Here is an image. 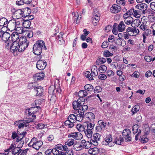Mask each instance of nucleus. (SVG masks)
Instances as JSON below:
<instances>
[{"mask_svg": "<svg viewBox=\"0 0 155 155\" xmlns=\"http://www.w3.org/2000/svg\"><path fill=\"white\" fill-rule=\"evenodd\" d=\"M47 48L45 43L42 40H38L34 44L33 49V53L36 55H39L42 50H46Z\"/></svg>", "mask_w": 155, "mask_h": 155, "instance_id": "obj_1", "label": "nucleus"}, {"mask_svg": "<svg viewBox=\"0 0 155 155\" xmlns=\"http://www.w3.org/2000/svg\"><path fill=\"white\" fill-rule=\"evenodd\" d=\"M43 143L41 140H38L35 137H33L28 144L29 147H32L36 150H38L43 145Z\"/></svg>", "mask_w": 155, "mask_h": 155, "instance_id": "obj_2", "label": "nucleus"}, {"mask_svg": "<svg viewBox=\"0 0 155 155\" xmlns=\"http://www.w3.org/2000/svg\"><path fill=\"white\" fill-rule=\"evenodd\" d=\"M6 48L8 49H10V51L12 52L18 51L19 42L14 41L12 43V41L9 42L5 45Z\"/></svg>", "mask_w": 155, "mask_h": 155, "instance_id": "obj_3", "label": "nucleus"}, {"mask_svg": "<svg viewBox=\"0 0 155 155\" xmlns=\"http://www.w3.org/2000/svg\"><path fill=\"white\" fill-rule=\"evenodd\" d=\"M29 11V12H30V9H28V8H25L24 10L23 9V10L21 9H19L15 11L14 13V15L16 17L17 19L20 18L22 17L25 18L27 15L24 14L25 12L26 11Z\"/></svg>", "mask_w": 155, "mask_h": 155, "instance_id": "obj_4", "label": "nucleus"}, {"mask_svg": "<svg viewBox=\"0 0 155 155\" xmlns=\"http://www.w3.org/2000/svg\"><path fill=\"white\" fill-rule=\"evenodd\" d=\"M104 140L102 142V144L104 145H108L110 147H112L114 145V143L112 141V137L111 134H106L104 136Z\"/></svg>", "mask_w": 155, "mask_h": 155, "instance_id": "obj_5", "label": "nucleus"}, {"mask_svg": "<svg viewBox=\"0 0 155 155\" xmlns=\"http://www.w3.org/2000/svg\"><path fill=\"white\" fill-rule=\"evenodd\" d=\"M21 39L23 40V41H20V43L19 42L18 49L19 52H22L24 51L27 48L29 43V41L27 40L26 37L21 38Z\"/></svg>", "mask_w": 155, "mask_h": 155, "instance_id": "obj_6", "label": "nucleus"}, {"mask_svg": "<svg viewBox=\"0 0 155 155\" xmlns=\"http://www.w3.org/2000/svg\"><path fill=\"white\" fill-rule=\"evenodd\" d=\"M40 109V107L39 106L34 107L26 109L25 111V113L26 115L36 116V115H34Z\"/></svg>", "mask_w": 155, "mask_h": 155, "instance_id": "obj_7", "label": "nucleus"}, {"mask_svg": "<svg viewBox=\"0 0 155 155\" xmlns=\"http://www.w3.org/2000/svg\"><path fill=\"white\" fill-rule=\"evenodd\" d=\"M100 138L101 135L100 134L97 133H95L93 135L90 141L94 145L97 146L98 144V141H100Z\"/></svg>", "mask_w": 155, "mask_h": 155, "instance_id": "obj_8", "label": "nucleus"}, {"mask_svg": "<svg viewBox=\"0 0 155 155\" xmlns=\"http://www.w3.org/2000/svg\"><path fill=\"white\" fill-rule=\"evenodd\" d=\"M131 132L128 129H125L124 130L122 133V136L126 142L130 141L131 140L132 138L131 137Z\"/></svg>", "mask_w": 155, "mask_h": 155, "instance_id": "obj_9", "label": "nucleus"}, {"mask_svg": "<svg viewBox=\"0 0 155 155\" xmlns=\"http://www.w3.org/2000/svg\"><path fill=\"white\" fill-rule=\"evenodd\" d=\"M84 101L81 100V99H78L77 101H74L72 103L73 108L74 110H78L83 106Z\"/></svg>", "mask_w": 155, "mask_h": 155, "instance_id": "obj_10", "label": "nucleus"}, {"mask_svg": "<svg viewBox=\"0 0 155 155\" xmlns=\"http://www.w3.org/2000/svg\"><path fill=\"white\" fill-rule=\"evenodd\" d=\"M69 138L72 137L77 140H80L83 137L82 135L79 132H73L69 133L68 135Z\"/></svg>", "mask_w": 155, "mask_h": 155, "instance_id": "obj_11", "label": "nucleus"}, {"mask_svg": "<svg viewBox=\"0 0 155 155\" xmlns=\"http://www.w3.org/2000/svg\"><path fill=\"white\" fill-rule=\"evenodd\" d=\"M47 65L46 61L42 60H39L37 62L36 67L39 70H44Z\"/></svg>", "mask_w": 155, "mask_h": 155, "instance_id": "obj_12", "label": "nucleus"}, {"mask_svg": "<svg viewBox=\"0 0 155 155\" xmlns=\"http://www.w3.org/2000/svg\"><path fill=\"white\" fill-rule=\"evenodd\" d=\"M10 34L7 32H2L1 38L2 40L4 41L5 43V44L11 41H9L10 38Z\"/></svg>", "mask_w": 155, "mask_h": 155, "instance_id": "obj_13", "label": "nucleus"}, {"mask_svg": "<svg viewBox=\"0 0 155 155\" xmlns=\"http://www.w3.org/2000/svg\"><path fill=\"white\" fill-rule=\"evenodd\" d=\"M92 117H91V118H90V117H87L88 119L89 120V121H87V129L92 130L94 126V119L95 118L94 117L93 118H92Z\"/></svg>", "mask_w": 155, "mask_h": 155, "instance_id": "obj_14", "label": "nucleus"}, {"mask_svg": "<svg viewBox=\"0 0 155 155\" xmlns=\"http://www.w3.org/2000/svg\"><path fill=\"white\" fill-rule=\"evenodd\" d=\"M31 85H32L31 87L32 88H34L35 91L37 92L36 94L37 96L41 95L43 91L42 87H36L33 85L32 84H31Z\"/></svg>", "mask_w": 155, "mask_h": 155, "instance_id": "obj_15", "label": "nucleus"}, {"mask_svg": "<svg viewBox=\"0 0 155 155\" xmlns=\"http://www.w3.org/2000/svg\"><path fill=\"white\" fill-rule=\"evenodd\" d=\"M121 9V7L117 5H113L110 8V10L113 13H117L120 12Z\"/></svg>", "mask_w": 155, "mask_h": 155, "instance_id": "obj_16", "label": "nucleus"}, {"mask_svg": "<svg viewBox=\"0 0 155 155\" xmlns=\"http://www.w3.org/2000/svg\"><path fill=\"white\" fill-rule=\"evenodd\" d=\"M14 19L10 20L8 23L6 27L11 31H12L15 29L16 28L14 22Z\"/></svg>", "mask_w": 155, "mask_h": 155, "instance_id": "obj_17", "label": "nucleus"}, {"mask_svg": "<svg viewBox=\"0 0 155 155\" xmlns=\"http://www.w3.org/2000/svg\"><path fill=\"white\" fill-rule=\"evenodd\" d=\"M124 141V139L122 136L121 135H119L114 140L113 143L114 144L115 143L117 144L121 145V143Z\"/></svg>", "mask_w": 155, "mask_h": 155, "instance_id": "obj_18", "label": "nucleus"}, {"mask_svg": "<svg viewBox=\"0 0 155 155\" xmlns=\"http://www.w3.org/2000/svg\"><path fill=\"white\" fill-rule=\"evenodd\" d=\"M44 76V73L41 72L36 74L34 76V77L35 80H36L37 81H40L43 79Z\"/></svg>", "mask_w": 155, "mask_h": 155, "instance_id": "obj_19", "label": "nucleus"}, {"mask_svg": "<svg viewBox=\"0 0 155 155\" xmlns=\"http://www.w3.org/2000/svg\"><path fill=\"white\" fill-rule=\"evenodd\" d=\"M87 92L85 90H81L78 93V96L79 97L78 99H81V100L84 101V97L87 95Z\"/></svg>", "mask_w": 155, "mask_h": 155, "instance_id": "obj_20", "label": "nucleus"}, {"mask_svg": "<svg viewBox=\"0 0 155 155\" xmlns=\"http://www.w3.org/2000/svg\"><path fill=\"white\" fill-rule=\"evenodd\" d=\"M11 38L12 41L14 42V41H21V38H20L19 40V36L18 34L15 32H13L11 35Z\"/></svg>", "mask_w": 155, "mask_h": 155, "instance_id": "obj_21", "label": "nucleus"}, {"mask_svg": "<svg viewBox=\"0 0 155 155\" xmlns=\"http://www.w3.org/2000/svg\"><path fill=\"white\" fill-rule=\"evenodd\" d=\"M81 144L83 145L84 148L85 149L89 148L92 144L91 141H86L85 140H81Z\"/></svg>", "mask_w": 155, "mask_h": 155, "instance_id": "obj_22", "label": "nucleus"}, {"mask_svg": "<svg viewBox=\"0 0 155 155\" xmlns=\"http://www.w3.org/2000/svg\"><path fill=\"white\" fill-rule=\"evenodd\" d=\"M135 7L137 8L144 11V10H146L147 9V5L145 3H143L137 5Z\"/></svg>", "mask_w": 155, "mask_h": 155, "instance_id": "obj_23", "label": "nucleus"}, {"mask_svg": "<svg viewBox=\"0 0 155 155\" xmlns=\"http://www.w3.org/2000/svg\"><path fill=\"white\" fill-rule=\"evenodd\" d=\"M115 44L118 45L122 46L124 47L126 45L125 41L123 40L122 38H118L115 42Z\"/></svg>", "mask_w": 155, "mask_h": 155, "instance_id": "obj_24", "label": "nucleus"}, {"mask_svg": "<svg viewBox=\"0 0 155 155\" xmlns=\"http://www.w3.org/2000/svg\"><path fill=\"white\" fill-rule=\"evenodd\" d=\"M72 15H74L73 19L74 20L77 24L79 23L80 22V19L81 18V17H79L78 16V13L77 12H73Z\"/></svg>", "mask_w": 155, "mask_h": 155, "instance_id": "obj_25", "label": "nucleus"}, {"mask_svg": "<svg viewBox=\"0 0 155 155\" xmlns=\"http://www.w3.org/2000/svg\"><path fill=\"white\" fill-rule=\"evenodd\" d=\"M125 27V25L124 22L121 21L118 25L117 30L119 32H122L124 30Z\"/></svg>", "mask_w": 155, "mask_h": 155, "instance_id": "obj_26", "label": "nucleus"}, {"mask_svg": "<svg viewBox=\"0 0 155 155\" xmlns=\"http://www.w3.org/2000/svg\"><path fill=\"white\" fill-rule=\"evenodd\" d=\"M91 72L92 76H96L98 75L97 68L96 66L93 65L92 66Z\"/></svg>", "mask_w": 155, "mask_h": 155, "instance_id": "obj_27", "label": "nucleus"}, {"mask_svg": "<svg viewBox=\"0 0 155 155\" xmlns=\"http://www.w3.org/2000/svg\"><path fill=\"white\" fill-rule=\"evenodd\" d=\"M84 133L85 135L88 138H91L93 135V132L91 130L86 129L84 130Z\"/></svg>", "mask_w": 155, "mask_h": 155, "instance_id": "obj_28", "label": "nucleus"}, {"mask_svg": "<svg viewBox=\"0 0 155 155\" xmlns=\"http://www.w3.org/2000/svg\"><path fill=\"white\" fill-rule=\"evenodd\" d=\"M8 23V20L5 18L0 19V26L6 27Z\"/></svg>", "mask_w": 155, "mask_h": 155, "instance_id": "obj_29", "label": "nucleus"}, {"mask_svg": "<svg viewBox=\"0 0 155 155\" xmlns=\"http://www.w3.org/2000/svg\"><path fill=\"white\" fill-rule=\"evenodd\" d=\"M106 61V60L105 58H100L96 61V63L97 65H99L105 63Z\"/></svg>", "mask_w": 155, "mask_h": 155, "instance_id": "obj_30", "label": "nucleus"}, {"mask_svg": "<svg viewBox=\"0 0 155 155\" xmlns=\"http://www.w3.org/2000/svg\"><path fill=\"white\" fill-rule=\"evenodd\" d=\"M31 22L29 20H25L22 23V25L26 28H28L30 26Z\"/></svg>", "mask_w": 155, "mask_h": 155, "instance_id": "obj_31", "label": "nucleus"}, {"mask_svg": "<svg viewBox=\"0 0 155 155\" xmlns=\"http://www.w3.org/2000/svg\"><path fill=\"white\" fill-rule=\"evenodd\" d=\"M23 144V143H22V144H21V145L19 147H15V148H14L13 150H12V153L13 154L15 155L18 153H19V151L21 150L20 148L22 146Z\"/></svg>", "mask_w": 155, "mask_h": 155, "instance_id": "obj_32", "label": "nucleus"}, {"mask_svg": "<svg viewBox=\"0 0 155 155\" xmlns=\"http://www.w3.org/2000/svg\"><path fill=\"white\" fill-rule=\"evenodd\" d=\"M124 21L126 24L129 25L131 24L132 25L133 22V18L131 16L128 17L124 19Z\"/></svg>", "mask_w": 155, "mask_h": 155, "instance_id": "obj_33", "label": "nucleus"}, {"mask_svg": "<svg viewBox=\"0 0 155 155\" xmlns=\"http://www.w3.org/2000/svg\"><path fill=\"white\" fill-rule=\"evenodd\" d=\"M140 108V106L139 105H135L133 107L131 110L132 114V115H133L134 114L136 113L137 111H138L139 110Z\"/></svg>", "mask_w": 155, "mask_h": 155, "instance_id": "obj_34", "label": "nucleus"}, {"mask_svg": "<svg viewBox=\"0 0 155 155\" xmlns=\"http://www.w3.org/2000/svg\"><path fill=\"white\" fill-rule=\"evenodd\" d=\"M141 22L139 19H137L134 20H133V22L132 25L133 27H135V26H138L140 25Z\"/></svg>", "mask_w": 155, "mask_h": 155, "instance_id": "obj_35", "label": "nucleus"}, {"mask_svg": "<svg viewBox=\"0 0 155 155\" xmlns=\"http://www.w3.org/2000/svg\"><path fill=\"white\" fill-rule=\"evenodd\" d=\"M74 140L73 139H69L65 143V145H67L68 146L70 147L74 144Z\"/></svg>", "mask_w": 155, "mask_h": 155, "instance_id": "obj_36", "label": "nucleus"}, {"mask_svg": "<svg viewBox=\"0 0 155 155\" xmlns=\"http://www.w3.org/2000/svg\"><path fill=\"white\" fill-rule=\"evenodd\" d=\"M139 127V126L137 124H135L132 127V131L133 134H135L138 133L139 130H138Z\"/></svg>", "mask_w": 155, "mask_h": 155, "instance_id": "obj_37", "label": "nucleus"}, {"mask_svg": "<svg viewBox=\"0 0 155 155\" xmlns=\"http://www.w3.org/2000/svg\"><path fill=\"white\" fill-rule=\"evenodd\" d=\"M84 89L88 91H92L94 89L93 86L91 84H87L84 87Z\"/></svg>", "mask_w": 155, "mask_h": 155, "instance_id": "obj_38", "label": "nucleus"}, {"mask_svg": "<svg viewBox=\"0 0 155 155\" xmlns=\"http://www.w3.org/2000/svg\"><path fill=\"white\" fill-rule=\"evenodd\" d=\"M107 67L104 65H102L100 66L99 68V71L101 73H104L107 70Z\"/></svg>", "mask_w": 155, "mask_h": 155, "instance_id": "obj_39", "label": "nucleus"}, {"mask_svg": "<svg viewBox=\"0 0 155 155\" xmlns=\"http://www.w3.org/2000/svg\"><path fill=\"white\" fill-rule=\"evenodd\" d=\"M15 30L16 31L15 32L18 34H21L24 32L23 28L21 27H17L15 28Z\"/></svg>", "mask_w": 155, "mask_h": 155, "instance_id": "obj_40", "label": "nucleus"}, {"mask_svg": "<svg viewBox=\"0 0 155 155\" xmlns=\"http://www.w3.org/2000/svg\"><path fill=\"white\" fill-rule=\"evenodd\" d=\"M77 129L79 132L84 131L85 130V128L84 125L81 124H78L76 126Z\"/></svg>", "mask_w": 155, "mask_h": 155, "instance_id": "obj_41", "label": "nucleus"}, {"mask_svg": "<svg viewBox=\"0 0 155 155\" xmlns=\"http://www.w3.org/2000/svg\"><path fill=\"white\" fill-rule=\"evenodd\" d=\"M57 40H58V43L60 45H61L64 43L65 41L62 39V37L61 36H58L56 38Z\"/></svg>", "mask_w": 155, "mask_h": 155, "instance_id": "obj_42", "label": "nucleus"}, {"mask_svg": "<svg viewBox=\"0 0 155 155\" xmlns=\"http://www.w3.org/2000/svg\"><path fill=\"white\" fill-rule=\"evenodd\" d=\"M36 117H34V118H30V117L29 118H26V119H25V120H23V122L25 123H28L31 122H32L34 120Z\"/></svg>", "mask_w": 155, "mask_h": 155, "instance_id": "obj_43", "label": "nucleus"}, {"mask_svg": "<svg viewBox=\"0 0 155 155\" xmlns=\"http://www.w3.org/2000/svg\"><path fill=\"white\" fill-rule=\"evenodd\" d=\"M132 49L131 46L127 44L123 49L122 51V52H124L127 51H130Z\"/></svg>", "mask_w": 155, "mask_h": 155, "instance_id": "obj_44", "label": "nucleus"}, {"mask_svg": "<svg viewBox=\"0 0 155 155\" xmlns=\"http://www.w3.org/2000/svg\"><path fill=\"white\" fill-rule=\"evenodd\" d=\"M75 114H76L78 112V114H76V116H83L84 114V111L81 110H75Z\"/></svg>", "mask_w": 155, "mask_h": 155, "instance_id": "obj_45", "label": "nucleus"}, {"mask_svg": "<svg viewBox=\"0 0 155 155\" xmlns=\"http://www.w3.org/2000/svg\"><path fill=\"white\" fill-rule=\"evenodd\" d=\"M100 18L97 16L96 17H92V20L93 24L94 25H96L97 23L99 22Z\"/></svg>", "mask_w": 155, "mask_h": 155, "instance_id": "obj_46", "label": "nucleus"}, {"mask_svg": "<svg viewBox=\"0 0 155 155\" xmlns=\"http://www.w3.org/2000/svg\"><path fill=\"white\" fill-rule=\"evenodd\" d=\"M98 123L100 125V127H101L103 130H104L106 125L105 123L102 120H100L98 121Z\"/></svg>", "mask_w": 155, "mask_h": 155, "instance_id": "obj_47", "label": "nucleus"}, {"mask_svg": "<svg viewBox=\"0 0 155 155\" xmlns=\"http://www.w3.org/2000/svg\"><path fill=\"white\" fill-rule=\"evenodd\" d=\"M16 147V145L15 144H11L10 146L9 147V148L6 150H5V152H8V151H12V150H13V149H14V148H15V147Z\"/></svg>", "mask_w": 155, "mask_h": 155, "instance_id": "obj_48", "label": "nucleus"}, {"mask_svg": "<svg viewBox=\"0 0 155 155\" xmlns=\"http://www.w3.org/2000/svg\"><path fill=\"white\" fill-rule=\"evenodd\" d=\"M106 74L109 77L113 76L114 74V73L111 70H108L106 71Z\"/></svg>", "mask_w": 155, "mask_h": 155, "instance_id": "obj_49", "label": "nucleus"}, {"mask_svg": "<svg viewBox=\"0 0 155 155\" xmlns=\"http://www.w3.org/2000/svg\"><path fill=\"white\" fill-rule=\"evenodd\" d=\"M21 121L19 120L18 121H16L15 123V125H18V124H19L18 127L19 129L23 128L24 126V124L23 123H20Z\"/></svg>", "mask_w": 155, "mask_h": 155, "instance_id": "obj_50", "label": "nucleus"}, {"mask_svg": "<svg viewBox=\"0 0 155 155\" xmlns=\"http://www.w3.org/2000/svg\"><path fill=\"white\" fill-rule=\"evenodd\" d=\"M103 54L105 57H109L113 55V54L110 52L108 50H106L103 52Z\"/></svg>", "mask_w": 155, "mask_h": 155, "instance_id": "obj_51", "label": "nucleus"}, {"mask_svg": "<svg viewBox=\"0 0 155 155\" xmlns=\"http://www.w3.org/2000/svg\"><path fill=\"white\" fill-rule=\"evenodd\" d=\"M102 90V89L100 86H96L94 90V92L95 93H97L101 92Z\"/></svg>", "mask_w": 155, "mask_h": 155, "instance_id": "obj_52", "label": "nucleus"}, {"mask_svg": "<svg viewBox=\"0 0 155 155\" xmlns=\"http://www.w3.org/2000/svg\"><path fill=\"white\" fill-rule=\"evenodd\" d=\"M140 140L141 143H144L148 142V139L147 138L143 137V136H141L140 138Z\"/></svg>", "mask_w": 155, "mask_h": 155, "instance_id": "obj_53", "label": "nucleus"}, {"mask_svg": "<svg viewBox=\"0 0 155 155\" xmlns=\"http://www.w3.org/2000/svg\"><path fill=\"white\" fill-rule=\"evenodd\" d=\"M134 15L136 18H140V12L137 10H134Z\"/></svg>", "mask_w": 155, "mask_h": 155, "instance_id": "obj_54", "label": "nucleus"}, {"mask_svg": "<svg viewBox=\"0 0 155 155\" xmlns=\"http://www.w3.org/2000/svg\"><path fill=\"white\" fill-rule=\"evenodd\" d=\"M112 28V26L111 25H109L107 26L105 28V31L106 32H108L111 30Z\"/></svg>", "mask_w": 155, "mask_h": 155, "instance_id": "obj_55", "label": "nucleus"}, {"mask_svg": "<svg viewBox=\"0 0 155 155\" xmlns=\"http://www.w3.org/2000/svg\"><path fill=\"white\" fill-rule=\"evenodd\" d=\"M52 153L54 155H58L60 151L54 148L52 150Z\"/></svg>", "mask_w": 155, "mask_h": 155, "instance_id": "obj_56", "label": "nucleus"}, {"mask_svg": "<svg viewBox=\"0 0 155 155\" xmlns=\"http://www.w3.org/2000/svg\"><path fill=\"white\" fill-rule=\"evenodd\" d=\"M116 2L117 4L120 5H123L124 6L125 4V0H117Z\"/></svg>", "mask_w": 155, "mask_h": 155, "instance_id": "obj_57", "label": "nucleus"}, {"mask_svg": "<svg viewBox=\"0 0 155 155\" xmlns=\"http://www.w3.org/2000/svg\"><path fill=\"white\" fill-rule=\"evenodd\" d=\"M103 107L106 110H108L110 109V104L109 103H105L103 105Z\"/></svg>", "mask_w": 155, "mask_h": 155, "instance_id": "obj_58", "label": "nucleus"}, {"mask_svg": "<svg viewBox=\"0 0 155 155\" xmlns=\"http://www.w3.org/2000/svg\"><path fill=\"white\" fill-rule=\"evenodd\" d=\"M143 34H144L145 35L148 36V35L151 34V31L149 29H146L145 30Z\"/></svg>", "mask_w": 155, "mask_h": 155, "instance_id": "obj_59", "label": "nucleus"}, {"mask_svg": "<svg viewBox=\"0 0 155 155\" xmlns=\"http://www.w3.org/2000/svg\"><path fill=\"white\" fill-rule=\"evenodd\" d=\"M107 77L106 75L104 74H100L98 76V78L99 79L104 80L106 79Z\"/></svg>", "mask_w": 155, "mask_h": 155, "instance_id": "obj_60", "label": "nucleus"}, {"mask_svg": "<svg viewBox=\"0 0 155 155\" xmlns=\"http://www.w3.org/2000/svg\"><path fill=\"white\" fill-rule=\"evenodd\" d=\"M144 59L148 62H151L152 60V58L151 57L149 56H146L144 57Z\"/></svg>", "mask_w": 155, "mask_h": 155, "instance_id": "obj_61", "label": "nucleus"}, {"mask_svg": "<svg viewBox=\"0 0 155 155\" xmlns=\"http://www.w3.org/2000/svg\"><path fill=\"white\" fill-rule=\"evenodd\" d=\"M25 2L24 0H17L16 1V4L18 5H21L24 4Z\"/></svg>", "mask_w": 155, "mask_h": 155, "instance_id": "obj_62", "label": "nucleus"}, {"mask_svg": "<svg viewBox=\"0 0 155 155\" xmlns=\"http://www.w3.org/2000/svg\"><path fill=\"white\" fill-rule=\"evenodd\" d=\"M109 44V43L107 41H104L102 44L101 47L103 48H107Z\"/></svg>", "mask_w": 155, "mask_h": 155, "instance_id": "obj_63", "label": "nucleus"}, {"mask_svg": "<svg viewBox=\"0 0 155 155\" xmlns=\"http://www.w3.org/2000/svg\"><path fill=\"white\" fill-rule=\"evenodd\" d=\"M33 35V31H28L27 32V38H32Z\"/></svg>", "mask_w": 155, "mask_h": 155, "instance_id": "obj_64", "label": "nucleus"}]
</instances>
